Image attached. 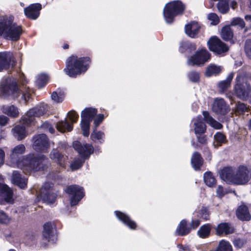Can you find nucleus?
Segmentation results:
<instances>
[{"label": "nucleus", "instance_id": "nucleus-5", "mask_svg": "<svg viewBox=\"0 0 251 251\" xmlns=\"http://www.w3.org/2000/svg\"><path fill=\"white\" fill-rule=\"evenodd\" d=\"M234 86L235 95L242 100H249L251 102V87L246 77L238 75Z\"/></svg>", "mask_w": 251, "mask_h": 251}, {"label": "nucleus", "instance_id": "nucleus-16", "mask_svg": "<svg viewBox=\"0 0 251 251\" xmlns=\"http://www.w3.org/2000/svg\"><path fill=\"white\" fill-rule=\"evenodd\" d=\"M55 227V226L53 222H48L44 225L42 243L43 246H45L51 240L53 236V229Z\"/></svg>", "mask_w": 251, "mask_h": 251}, {"label": "nucleus", "instance_id": "nucleus-7", "mask_svg": "<svg viewBox=\"0 0 251 251\" xmlns=\"http://www.w3.org/2000/svg\"><path fill=\"white\" fill-rule=\"evenodd\" d=\"M1 91L4 98L15 99L20 95L16 80L14 78H7L2 82Z\"/></svg>", "mask_w": 251, "mask_h": 251}, {"label": "nucleus", "instance_id": "nucleus-26", "mask_svg": "<svg viewBox=\"0 0 251 251\" xmlns=\"http://www.w3.org/2000/svg\"><path fill=\"white\" fill-rule=\"evenodd\" d=\"M195 127V133L196 135L204 133L206 131V126L203 122L201 116L197 117L194 119Z\"/></svg>", "mask_w": 251, "mask_h": 251}, {"label": "nucleus", "instance_id": "nucleus-39", "mask_svg": "<svg viewBox=\"0 0 251 251\" xmlns=\"http://www.w3.org/2000/svg\"><path fill=\"white\" fill-rule=\"evenodd\" d=\"M196 49V46L194 44L189 42H183L180 44L179 51L181 52L188 51L191 52Z\"/></svg>", "mask_w": 251, "mask_h": 251}, {"label": "nucleus", "instance_id": "nucleus-28", "mask_svg": "<svg viewBox=\"0 0 251 251\" xmlns=\"http://www.w3.org/2000/svg\"><path fill=\"white\" fill-rule=\"evenodd\" d=\"M223 70L221 66L214 64H211L208 65L205 70V75L207 77H210L212 75H217L221 73Z\"/></svg>", "mask_w": 251, "mask_h": 251}, {"label": "nucleus", "instance_id": "nucleus-38", "mask_svg": "<svg viewBox=\"0 0 251 251\" xmlns=\"http://www.w3.org/2000/svg\"><path fill=\"white\" fill-rule=\"evenodd\" d=\"M229 0H220L217 5L219 11L222 14L228 12L229 10Z\"/></svg>", "mask_w": 251, "mask_h": 251}, {"label": "nucleus", "instance_id": "nucleus-40", "mask_svg": "<svg viewBox=\"0 0 251 251\" xmlns=\"http://www.w3.org/2000/svg\"><path fill=\"white\" fill-rule=\"evenodd\" d=\"M205 183L209 187H213L215 185L216 180L213 174L210 172H206L203 176Z\"/></svg>", "mask_w": 251, "mask_h": 251}, {"label": "nucleus", "instance_id": "nucleus-35", "mask_svg": "<svg viewBox=\"0 0 251 251\" xmlns=\"http://www.w3.org/2000/svg\"><path fill=\"white\" fill-rule=\"evenodd\" d=\"M221 35L222 38L225 41H229L233 37V31L229 25H226L222 28Z\"/></svg>", "mask_w": 251, "mask_h": 251}, {"label": "nucleus", "instance_id": "nucleus-8", "mask_svg": "<svg viewBox=\"0 0 251 251\" xmlns=\"http://www.w3.org/2000/svg\"><path fill=\"white\" fill-rule=\"evenodd\" d=\"M48 111V106L43 105L30 109L26 116L22 119V123L25 125L31 124L34 120V117L43 115Z\"/></svg>", "mask_w": 251, "mask_h": 251}, {"label": "nucleus", "instance_id": "nucleus-34", "mask_svg": "<svg viewBox=\"0 0 251 251\" xmlns=\"http://www.w3.org/2000/svg\"><path fill=\"white\" fill-rule=\"evenodd\" d=\"M25 147L24 145L21 144L16 146L12 150L10 154V158L13 161H16L19 155L22 154L25 152Z\"/></svg>", "mask_w": 251, "mask_h": 251}, {"label": "nucleus", "instance_id": "nucleus-43", "mask_svg": "<svg viewBox=\"0 0 251 251\" xmlns=\"http://www.w3.org/2000/svg\"><path fill=\"white\" fill-rule=\"evenodd\" d=\"M226 142V137L224 134L218 132L214 135V145L216 147L221 146Z\"/></svg>", "mask_w": 251, "mask_h": 251}, {"label": "nucleus", "instance_id": "nucleus-37", "mask_svg": "<svg viewBox=\"0 0 251 251\" xmlns=\"http://www.w3.org/2000/svg\"><path fill=\"white\" fill-rule=\"evenodd\" d=\"M210 251H233L232 247L229 242L222 240H221L217 247Z\"/></svg>", "mask_w": 251, "mask_h": 251}, {"label": "nucleus", "instance_id": "nucleus-25", "mask_svg": "<svg viewBox=\"0 0 251 251\" xmlns=\"http://www.w3.org/2000/svg\"><path fill=\"white\" fill-rule=\"evenodd\" d=\"M191 228L187 225L186 221L182 220L178 226L176 230V234L178 236H185L189 234Z\"/></svg>", "mask_w": 251, "mask_h": 251}, {"label": "nucleus", "instance_id": "nucleus-55", "mask_svg": "<svg viewBox=\"0 0 251 251\" xmlns=\"http://www.w3.org/2000/svg\"><path fill=\"white\" fill-rule=\"evenodd\" d=\"M245 50L247 56L251 59V39L246 41Z\"/></svg>", "mask_w": 251, "mask_h": 251}, {"label": "nucleus", "instance_id": "nucleus-46", "mask_svg": "<svg viewBox=\"0 0 251 251\" xmlns=\"http://www.w3.org/2000/svg\"><path fill=\"white\" fill-rule=\"evenodd\" d=\"M48 80V76L44 74H41L38 76L36 84L39 88H41L47 83Z\"/></svg>", "mask_w": 251, "mask_h": 251}, {"label": "nucleus", "instance_id": "nucleus-60", "mask_svg": "<svg viewBox=\"0 0 251 251\" xmlns=\"http://www.w3.org/2000/svg\"><path fill=\"white\" fill-rule=\"evenodd\" d=\"M103 119V115H99L95 120L94 124L95 125V128H96Z\"/></svg>", "mask_w": 251, "mask_h": 251}, {"label": "nucleus", "instance_id": "nucleus-29", "mask_svg": "<svg viewBox=\"0 0 251 251\" xmlns=\"http://www.w3.org/2000/svg\"><path fill=\"white\" fill-rule=\"evenodd\" d=\"M202 114L203 115L205 122L209 124L212 127L219 129L222 128V125L217 121L215 120L207 111H203Z\"/></svg>", "mask_w": 251, "mask_h": 251}, {"label": "nucleus", "instance_id": "nucleus-27", "mask_svg": "<svg viewBox=\"0 0 251 251\" xmlns=\"http://www.w3.org/2000/svg\"><path fill=\"white\" fill-rule=\"evenodd\" d=\"M236 215L239 219L243 221H248L251 219L248 208L245 205H241L238 207L236 210Z\"/></svg>", "mask_w": 251, "mask_h": 251}, {"label": "nucleus", "instance_id": "nucleus-2", "mask_svg": "<svg viewBox=\"0 0 251 251\" xmlns=\"http://www.w3.org/2000/svg\"><path fill=\"white\" fill-rule=\"evenodd\" d=\"M17 165L26 174L32 171L44 170L48 168L49 163L48 159L44 155L36 156L34 154H29L18 160Z\"/></svg>", "mask_w": 251, "mask_h": 251}, {"label": "nucleus", "instance_id": "nucleus-22", "mask_svg": "<svg viewBox=\"0 0 251 251\" xmlns=\"http://www.w3.org/2000/svg\"><path fill=\"white\" fill-rule=\"evenodd\" d=\"M200 26L198 23L192 22L186 25L185 30L186 33L190 37L195 38L198 34Z\"/></svg>", "mask_w": 251, "mask_h": 251}, {"label": "nucleus", "instance_id": "nucleus-44", "mask_svg": "<svg viewBox=\"0 0 251 251\" xmlns=\"http://www.w3.org/2000/svg\"><path fill=\"white\" fill-rule=\"evenodd\" d=\"M89 121L83 120L81 121V128L83 131V134L85 137H88L89 135L90 123Z\"/></svg>", "mask_w": 251, "mask_h": 251}, {"label": "nucleus", "instance_id": "nucleus-63", "mask_svg": "<svg viewBox=\"0 0 251 251\" xmlns=\"http://www.w3.org/2000/svg\"><path fill=\"white\" fill-rule=\"evenodd\" d=\"M200 225V221L198 220H192L191 223V229H196L197 228L199 225Z\"/></svg>", "mask_w": 251, "mask_h": 251}, {"label": "nucleus", "instance_id": "nucleus-30", "mask_svg": "<svg viewBox=\"0 0 251 251\" xmlns=\"http://www.w3.org/2000/svg\"><path fill=\"white\" fill-rule=\"evenodd\" d=\"M97 113V110L95 108H86L81 112V119L91 122Z\"/></svg>", "mask_w": 251, "mask_h": 251}, {"label": "nucleus", "instance_id": "nucleus-57", "mask_svg": "<svg viewBox=\"0 0 251 251\" xmlns=\"http://www.w3.org/2000/svg\"><path fill=\"white\" fill-rule=\"evenodd\" d=\"M201 218L205 220H207L209 218V213L206 208H202L201 209Z\"/></svg>", "mask_w": 251, "mask_h": 251}, {"label": "nucleus", "instance_id": "nucleus-33", "mask_svg": "<svg viewBox=\"0 0 251 251\" xmlns=\"http://www.w3.org/2000/svg\"><path fill=\"white\" fill-rule=\"evenodd\" d=\"M73 128V126L67 119H65L64 121L58 122L56 124L57 129L61 132H64L66 131H71Z\"/></svg>", "mask_w": 251, "mask_h": 251}, {"label": "nucleus", "instance_id": "nucleus-45", "mask_svg": "<svg viewBox=\"0 0 251 251\" xmlns=\"http://www.w3.org/2000/svg\"><path fill=\"white\" fill-rule=\"evenodd\" d=\"M249 107L244 103L238 102L235 107V113L236 114H243L248 111Z\"/></svg>", "mask_w": 251, "mask_h": 251}, {"label": "nucleus", "instance_id": "nucleus-52", "mask_svg": "<svg viewBox=\"0 0 251 251\" xmlns=\"http://www.w3.org/2000/svg\"><path fill=\"white\" fill-rule=\"evenodd\" d=\"M84 161H82L80 159H76L72 162L70 165L72 170H76L79 169L83 165Z\"/></svg>", "mask_w": 251, "mask_h": 251}, {"label": "nucleus", "instance_id": "nucleus-41", "mask_svg": "<svg viewBox=\"0 0 251 251\" xmlns=\"http://www.w3.org/2000/svg\"><path fill=\"white\" fill-rule=\"evenodd\" d=\"M211 226L210 224H206L201 226L198 231V234L201 238H206L210 233Z\"/></svg>", "mask_w": 251, "mask_h": 251}, {"label": "nucleus", "instance_id": "nucleus-23", "mask_svg": "<svg viewBox=\"0 0 251 251\" xmlns=\"http://www.w3.org/2000/svg\"><path fill=\"white\" fill-rule=\"evenodd\" d=\"M217 233L219 235H221L223 234L226 235L231 234L234 232V227L228 223H224L218 225L216 229Z\"/></svg>", "mask_w": 251, "mask_h": 251}, {"label": "nucleus", "instance_id": "nucleus-1", "mask_svg": "<svg viewBox=\"0 0 251 251\" xmlns=\"http://www.w3.org/2000/svg\"><path fill=\"white\" fill-rule=\"evenodd\" d=\"M220 176L225 181L237 185H244L251 179V169L244 165H240L235 169L227 167L221 171Z\"/></svg>", "mask_w": 251, "mask_h": 251}, {"label": "nucleus", "instance_id": "nucleus-32", "mask_svg": "<svg viewBox=\"0 0 251 251\" xmlns=\"http://www.w3.org/2000/svg\"><path fill=\"white\" fill-rule=\"evenodd\" d=\"M191 163L195 170H199L202 165L203 160L201 154L195 152L191 158Z\"/></svg>", "mask_w": 251, "mask_h": 251}, {"label": "nucleus", "instance_id": "nucleus-4", "mask_svg": "<svg viewBox=\"0 0 251 251\" xmlns=\"http://www.w3.org/2000/svg\"><path fill=\"white\" fill-rule=\"evenodd\" d=\"M91 61L88 57H78L72 55L66 61L64 71L66 75L72 77L84 73L88 69Z\"/></svg>", "mask_w": 251, "mask_h": 251}, {"label": "nucleus", "instance_id": "nucleus-61", "mask_svg": "<svg viewBox=\"0 0 251 251\" xmlns=\"http://www.w3.org/2000/svg\"><path fill=\"white\" fill-rule=\"evenodd\" d=\"M198 142L201 144H205L206 143V137L201 134L197 135Z\"/></svg>", "mask_w": 251, "mask_h": 251}, {"label": "nucleus", "instance_id": "nucleus-59", "mask_svg": "<svg viewBox=\"0 0 251 251\" xmlns=\"http://www.w3.org/2000/svg\"><path fill=\"white\" fill-rule=\"evenodd\" d=\"M42 126L43 128H46L48 130V131L50 133H54L55 131V129L53 128V127L50 125L49 123L46 122L44 123Z\"/></svg>", "mask_w": 251, "mask_h": 251}, {"label": "nucleus", "instance_id": "nucleus-20", "mask_svg": "<svg viewBox=\"0 0 251 251\" xmlns=\"http://www.w3.org/2000/svg\"><path fill=\"white\" fill-rule=\"evenodd\" d=\"M12 181L21 189H25L26 187L27 178L22 177L18 171H15L13 172Z\"/></svg>", "mask_w": 251, "mask_h": 251}, {"label": "nucleus", "instance_id": "nucleus-24", "mask_svg": "<svg viewBox=\"0 0 251 251\" xmlns=\"http://www.w3.org/2000/svg\"><path fill=\"white\" fill-rule=\"evenodd\" d=\"M50 158L62 167H64L66 157L57 150L53 149L50 153Z\"/></svg>", "mask_w": 251, "mask_h": 251}, {"label": "nucleus", "instance_id": "nucleus-11", "mask_svg": "<svg viewBox=\"0 0 251 251\" xmlns=\"http://www.w3.org/2000/svg\"><path fill=\"white\" fill-rule=\"evenodd\" d=\"M209 49L218 54H221L229 50L228 47L217 37H211L208 42Z\"/></svg>", "mask_w": 251, "mask_h": 251}, {"label": "nucleus", "instance_id": "nucleus-64", "mask_svg": "<svg viewBox=\"0 0 251 251\" xmlns=\"http://www.w3.org/2000/svg\"><path fill=\"white\" fill-rule=\"evenodd\" d=\"M8 120V118L3 115L0 116V125L3 126H5Z\"/></svg>", "mask_w": 251, "mask_h": 251}, {"label": "nucleus", "instance_id": "nucleus-9", "mask_svg": "<svg viewBox=\"0 0 251 251\" xmlns=\"http://www.w3.org/2000/svg\"><path fill=\"white\" fill-rule=\"evenodd\" d=\"M210 57V54L206 49H201L198 50L193 56L188 59L187 64L190 66L203 65L208 61Z\"/></svg>", "mask_w": 251, "mask_h": 251}, {"label": "nucleus", "instance_id": "nucleus-56", "mask_svg": "<svg viewBox=\"0 0 251 251\" xmlns=\"http://www.w3.org/2000/svg\"><path fill=\"white\" fill-rule=\"evenodd\" d=\"M10 221V218L2 211H0V223L7 224Z\"/></svg>", "mask_w": 251, "mask_h": 251}, {"label": "nucleus", "instance_id": "nucleus-53", "mask_svg": "<svg viewBox=\"0 0 251 251\" xmlns=\"http://www.w3.org/2000/svg\"><path fill=\"white\" fill-rule=\"evenodd\" d=\"M68 116L70 121H71V124H72L73 126V124L76 123L78 118V115L75 111H71L68 113Z\"/></svg>", "mask_w": 251, "mask_h": 251}, {"label": "nucleus", "instance_id": "nucleus-47", "mask_svg": "<svg viewBox=\"0 0 251 251\" xmlns=\"http://www.w3.org/2000/svg\"><path fill=\"white\" fill-rule=\"evenodd\" d=\"M21 91L23 93L22 98L24 99L25 102L29 99L32 91L28 87H23Z\"/></svg>", "mask_w": 251, "mask_h": 251}, {"label": "nucleus", "instance_id": "nucleus-3", "mask_svg": "<svg viewBox=\"0 0 251 251\" xmlns=\"http://www.w3.org/2000/svg\"><path fill=\"white\" fill-rule=\"evenodd\" d=\"M13 21L12 16L0 17V36L3 34L5 39L16 41L20 39L23 30L21 26Z\"/></svg>", "mask_w": 251, "mask_h": 251}, {"label": "nucleus", "instance_id": "nucleus-49", "mask_svg": "<svg viewBox=\"0 0 251 251\" xmlns=\"http://www.w3.org/2000/svg\"><path fill=\"white\" fill-rule=\"evenodd\" d=\"M231 25L233 26L238 25L242 28L245 27V24L242 19L237 17L232 19L231 22Z\"/></svg>", "mask_w": 251, "mask_h": 251}, {"label": "nucleus", "instance_id": "nucleus-31", "mask_svg": "<svg viewBox=\"0 0 251 251\" xmlns=\"http://www.w3.org/2000/svg\"><path fill=\"white\" fill-rule=\"evenodd\" d=\"M1 109L3 113L10 117H16L19 115L18 108L13 105L3 106Z\"/></svg>", "mask_w": 251, "mask_h": 251}, {"label": "nucleus", "instance_id": "nucleus-58", "mask_svg": "<svg viewBox=\"0 0 251 251\" xmlns=\"http://www.w3.org/2000/svg\"><path fill=\"white\" fill-rule=\"evenodd\" d=\"M244 244V241L240 238L236 239L233 241L234 246L237 248H241Z\"/></svg>", "mask_w": 251, "mask_h": 251}, {"label": "nucleus", "instance_id": "nucleus-54", "mask_svg": "<svg viewBox=\"0 0 251 251\" xmlns=\"http://www.w3.org/2000/svg\"><path fill=\"white\" fill-rule=\"evenodd\" d=\"M208 19L211 21V24L213 25H217L219 22L220 19L218 15L215 13H210L208 16Z\"/></svg>", "mask_w": 251, "mask_h": 251}, {"label": "nucleus", "instance_id": "nucleus-10", "mask_svg": "<svg viewBox=\"0 0 251 251\" xmlns=\"http://www.w3.org/2000/svg\"><path fill=\"white\" fill-rule=\"evenodd\" d=\"M66 192L72 196L71 198V205L75 206L84 196V192L82 187L77 185H72L68 186L65 190Z\"/></svg>", "mask_w": 251, "mask_h": 251}, {"label": "nucleus", "instance_id": "nucleus-48", "mask_svg": "<svg viewBox=\"0 0 251 251\" xmlns=\"http://www.w3.org/2000/svg\"><path fill=\"white\" fill-rule=\"evenodd\" d=\"M188 77L190 81L193 82H197L199 81L200 74L197 72L192 71L189 73Z\"/></svg>", "mask_w": 251, "mask_h": 251}, {"label": "nucleus", "instance_id": "nucleus-50", "mask_svg": "<svg viewBox=\"0 0 251 251\" xmlns=\"http://www.w3.org/2000/svg\"><path fill=\"white\" fill-rule=\"evenodd\" d=\"M51 99L56 102H61L64 99V95L61 93H57L56 92H53L51 94Z\"/></svg>", "mask_w": 251, "mask_h": 251}, {"label": "nucleus", "instance_id": "nucleus-62", "mask_svg": "<svg viewBox=\"0 0 251 251\" xmlns=\"http://www.w3.org/2000/svg\"><path fill=\"white\" fill-rule=\"evenodd\" d=\"M5 152L2 149H0V167L4 164Z\"/></svg>", "mask_w": 251, "mask_h": 251}, {"label": "nucleus", "instance_id": "nucleus-14", "mask_svg": "<svg viewBox=\"0 0 251 251\" xmlns=\"http://www.w3.org/2000/svg\"><path fill=\"white\" fill-rule=\"evenodd\" d=\"M52 184L46 183L40 191L39 195L41 199L45 201L52 203L56 198V195L52 190Z\"/></svg>", "mask_w": 251, "mask_h": 251}, {"label": "nucleus", "instance_id": "nucleus-42", "mask_svg": "<svg viewBox=\"0 0 251 251\" xmlns=\"http://www.w3.org/2000/svg\"><path fill=\"white\" fill-rule=\"evenodd\" d=\"M233 77V74H230L228 75L226 80L219 83V87L222 92H224L230 86Z\"/></svg>", "mask_w": 251, "mask_h": 251}, {"label": "nucleus", "instance_id": "nucleus-6", "mask_svg": "<svg viewBox=\"0 0 251 251\" xmlns=\"http://www.w3.org/2000/svg\"><path fill=\"white\" fill-rule=\"evenodd\" d=\"M185 6L180 1H172L166 4L163 10V16L168 24L173 22L175 16L183 13Z\"/></svg>", "mask_w": 251, "mask_h": 251}, {"label": "nucleus", "instance_id": "nucleus-17", "mask_svg": "<svg viewBox=\"0 0 251 251\" xmlns=\"http://www.w3.org/2000/svg\"><path fill=\"white\" fill-rule=\"evenodd\" d=\"M212 111L217 114L224 115L229 112V106L223 99L217 98L212 105Z\"/></svg>", "mask_w": 251, "mask_h": 251}, {"label": "nucleus", "instance_id": "nucleus-13", "mask_svg": "<svg viewBox=\"0 0 251 251\" xmlns=\"http://www.w3.org/2000/svg\"><path fill=\"white\" fill-rule=\"evenodd\" d=\"M73 147L81 157L88 159L90 155L94 152L93 147L89 144H82L77 141L73 142Z\"/></svg>", "mask_w": 251, "mask_h": 251}, {"label": "nucleus", "instance_id": "nucleus-19", "mask_svg": "<svg viewBox=\"0 0 251 251\" xmlns=\"http://www.w3.org/2000/svg\"><path fill=\"white\" fill-rule=\"evenodd\" d=\"M0 196L7 202L12 201V190L7 185L0 183Z\"/></svg>", "mask_w": 251, "mask_h": 251}, {"label": "nucleus", "instance_id": "nucleus-21", "mask_svg": "<svg viewBox=\"0 0 251 251\" xmlns=\"http://www.w3.org/2000/svg\"><path fill=\"white\" fill-rule=\"evenodd\" d=\"M115 214L117 218L130 229H135L136 228V224L128 215L118 211H115Z\"/></svg>", "mask_w": 251, "mask_h": 251}, {"label": "nucleus", "instance_id": "nucleus-36", "mask_svg": "<svg viewBox=\"0 0 251 251\" xmlns=\"http://www.w3.org/2000/svg\"><path fill=\"white\" fill-rule=\"evenodd\" d=\"M12 130L14 136L17 138L19 140H22L25 138L26 132L24 126L18 125Z\"/></svg>", "mask_w": 251, "mask_h": 251}, {"label": "nucleus", "instance_id": "nucleus-51", "mask_svg": "<svg viewBox=\"0 0 251 251\" xmlns=\"http://www.w3.org/2000/svg\"><path fill=\"white\" fill-rule=\"evenodd\" d=\"M104 137V134L100 131H97L95 129L93 131L91 135V138L92 140H100Z\"/></svg>", "mask_w": 251, "mask_h": 251}, {"label": "nucleus", "instance_id": "nucleus-15", "mask_svg": "<svg viewBox=\"0 0 251 251\" xmlns=\"http://www.w3.org/2000/svg\"><path fill=\"white\" fill-rule=\"evenodd\" d=\"M16 62L10 52H0V71L15 66Z\"/></svg>", "mask_w": 251, "mask_h": 251}, {"label": "nucleus", "instance_id": "nucleus-12", "mask_svg": "<svg viewBox=\"0 0 251 251\" xmlns=\"http://www.w3.org/2000/svg\"><path fill=\"white\" fill-rule=\"evenodd\" d=\"M33 148L37 151L46 152L50 146L49 139L44 134L35 136L33 138Z\"/></svg>", "mask_w": 251, "mask_h": 251}, {"label": "nucleus", "instance_id": "nucleus-18", "mask_svg": "<svg viewBox=\"0 0 251 251\" xmlns=\"http://www.w3.org/2000/svg\"><path fill=\"white\" fill-rule=\"evenodd\" d=\"M42 5L41 4H32L24 9V12L28 18L35 20L39 17Z\"/></svg>", "mask_w": 251, "mask_h": 251}]
</instances>
